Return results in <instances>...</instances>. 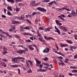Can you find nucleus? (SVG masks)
<instances>
[{"instance_id":"obj_37","label":"nucleus","mask_w":77,"mask_h":77,"mask_svg":"<svg viewBox=\"0 0 77 77\" xmlns=\"http://www.w3.org/2000/svg\"><path fill=\"white\" fill-rule=\"evenodd\" d=\"M20 11V9L19 8H16V12H19V11Z\"/></svg>"},{"instance_id":"obj_40","label":"nucleus","mask_w":77,"mask_h":77,"mask_svg":"<svg viewBox=\"0 0 77 77\" xmlns=\"http://www.w3.org/2000/svg\"><path fill=\"white\" fill-rule=\"evenodd\" d=\"M42 8L41 7H39L37 8V10H38V11H41V10Z\"/></svg>"},{"instance_id":"obj_31","label":"nucleus","mask_w":77,"mask_h":77,"mask_svg":"<svg viewBox=\"0 0 77 77\" xmlns=\"http://www.w3.org/2000/svg\"><path fill=\"white\" fill-rule=\"evenodd\" d=\"M50 39H51L52 40H53V41H54L55 40V39L53 38V37H49L48 38V40H50Z\"/></svg>"},{"instance_id":"obj_12","label":"nucleus","mask_w":77,"mask_h":77,"mask_svg":"<svg viewBox=\"0 0 77 77\" xmlns=\"http://www.w3.org/2000/svg\"><path fill=\"white\" fill-rule=\"evenodd\" d=\"M12 23H13V24H20V23H21L20 22L18 21H14V20H12Z\"/></svg>"},{"instance_id":"obj_4","label":"nucleus","mask_w":77,"mask_h":77,"mask_svg":"<svg viewBox=\"0 0 77 77\" xmlns=\"http://www.w3.org/2000/svg\"><path fill=\"white\" fill-rule=\"evenodd\" d=\"M32 47H35V48H36V49H37V46H36L35 45L33 44L31 45H29V48L31 50H34V48H32Z\"/></svg>"},{"instance_id":"obj_45","label":"nucleus","mask_w":77,"mask_h":77,"mask_svg":"<svg viewBox=\"0 0 77 77\" xmlns=\"http://www.w3.org/2000/svg\"><path fill=\"white\" fill-rule=\"evenodd\" d=\"M72 72H77V70H72Z\"/></svg>"},{"instance_id":"obj_14","label":"nucleus","mask_w":77,"mask_h":77,"mask_svg":"<svg viewBox=\"0 0 77 77\" xmlns=\"http://www.w3.org/2000/svg\"><path fill=\"white\" fill-rule=\"evenodd\" d=\"M35 3H36V1H32L30 2V5L32 6Z\"/></svg>"},{"instance_id":"obj_38","label":"nucleus","mask_w":77,"mask_h":77,"mask_svg":"<svg viewBox=\"0 0 77 77\" xmlns=\"http://www.w3.org/2000/svg\"><path fill=\"white\" fill-rule=\"evenodd\" d=\"M43 60L45 61H47V60H48V58L45 57V58L43 59Z\"/></svg>"},{"instance_id":"obj_24","label":"nucleus","mask_w":77,"mask_h":77,"mask_svg":"<svg viewBox=\"0 0 77 77\" xmlns=\"http://www.w3.org/2000/svg\"><path fill=\"white\" fill-rule=\"evenodd\" d=\"M66 42H67L68 43H69V44H72L73 43L70 40H66Z\"/></svg>"},{"instance_id":"obj_50","label":"nucleus","mask_w":77,"mask_h":77,"mask_svg":"<svg viewBox=\"0 0 77 77\" xmlns=\"http://www.w3.org/2000/svg\"><path fill=\"white\" fill-rule=\"evenodd\" d=\"M23 0H16V2L18 3V2H21Z\"/></svg>"},{"instance_id":"obj_21","label":"nucleus","mask_w":77,"mask_h":77,"mask_svg":"<svg viewBox=\"0 0 77 77\" xmlns=\"http://www.w3.org/2000/svg\"><path fill=\"white\" fill-rule=\"evenodd\" d=\"M61 47H66V46H68V45L66 44H62L61 45Z\"/></svg>"},{"instance_id":"obj_26","label":"nucleus","mask_w":77,"mask_h":77,"mask_svg":"<svg viewBox=\"0 0 77 77\" xmlns=\"http://www.w3.org/2000/svg\"><path fill=\"white\" fill-rule=\"evenodd\" d=\"M39 71H40V72H45L46 70L45 69H42L41 68H40L39 69Z\"/></svg>"},{"instance_id":"obj_57","label":"nucleus","mask_w":77,"mask_h":77,"mask_svg":"<svg viewBox=\"0 0 77 77\" xmlns=\"http://www.w3.org/2000/svg\"><path fill=\"white\" fill-rule=\"evenodd\" d=\"M60 16H61V17H62L63 18H65V16L64 14H62Z\"/></svg>"},{"instance_id":"obj_9","label":"nucleus","mask_w":77,"mask_h":77,"mask_svg":"<svg viewBox=\"0 0 77 77\" xmlns=\"http://www.w3.org/2000/svg\"><path fill=\"white\" fill-rule=\"evenodd\" d=\"M59 27L60 29H62V30H63V31H64L65 32H66V31H67V29H66V28H65V26L63 27V26H60Z\"/></svg>"},{"instance_id":"obj_64","label":"nucleus","mask_w":77,"mask_h":77,"mask_svg":"<svg viewBox=\"0 0 77 77\" xmlns=\"http://www.w3.org/2000/svg\"><path fill=\"white\" fill-rule=\"evenodd\" d=\"M38 36H37V37L38 36V37H41V34H38Z\"/></svg>"},{"instance_id":"obj_8","label":"nucleus","mask_w":77,"mask_h":77,"mask_svg":"<svg viewBox=\"0 0 77 77\" xmlns=\"http://www.w3.org/2000/svg\"><path fill=\"white\" fill-rule=\"evenodd\" d=\"M10 32H12V31H14V30H15V25L11 26V29H9Z\"/></svg>"},{"instance_id":"obj_1","label":"nucleus","mask_w":77,"mask_h":77,"mask_svg":"<svg viewBox=\"0 0 77 77\" xmlns=\"http://www.w3.org/2000/svg\"><path fill=\"white\" fill-rule=\"evenodd\" d=\"M29 63L31 66H32L33 65V63H32L30 60H28V61H26V66L27 68H29Z\"/></svg>"},{"instance_id":"obj_30","label":"nucleus","mask_w":77,"mask_h":77,"mask_svg":"<svg viewBox=\"0 0 77 77\" xmlns=\"http://www.w3.org/2000/svg\"><path fill=\"white\" fill-rule=\"evenodd\" d=\"M24 29L26 30H29V29H30L29 26H26V27H24Z\"/></svg>"},{"instance_id":"obj_62","label":"nucleus","mask_w":77,"mask_h":77,"mask_svg":"<svg viewBox=\"0 0 77 77\" xmlns=\"http://www.w3.org/2000/svg\"><path fill=\"white\" fill-rule=\"evenodd\" d=\"M43 65H46L47 66H48V65L47 64H45V63H43Z\"/></svg>"},{"instance_id":"obj_5","label":"nucleus","mask_w":77,"mask_h":77,"mask_svg":"<svg viewBox=\"0 0 77 77\" xmlns=\"http://www.w3.org/2000/svg\"><path fill=\"white\" fill-rule=\"evenodd\" d=\"M0 32L1 33H2V34H5L7 36H9V37H10V38H12V36L11 35H10L8 33L6 32H4L2 30V29H1L0 30Z\"/></svg>"},{"instance_id":"obj_20","label":"nucleus","mask_w":77,"mask_h":77,"mask_svg":"<svg viewBox=\"0 0 77 77\" xmlns=\"http://www.w3.org/2000/svg\"><path fill=\"white\" fill-rule=\"evenodd\" d=\"M12 7L11 6H8L7 7V9H8V10L11 11H12Z\"/></svg>"},{"instance_id":"obj_63","label":"nucleus","mask_w":77,"mask_h":77,"mask_svg":"<svg viewBox=\"0 0 77 77\" xmlns=\"http://www.w3.org/2000/svg\"><path fill=\"white\" fill-rule=\"evenodd\" d=\"M48 28H46L45 29V32H47V31H48Z\"/></svg>"},{"instance_id":"obj_32","label":"nucleus","mask_w":77,"mask_h":77,"mask_svg":"<svg viewBox=\"0 0 77 77\" xmlns=\"http://www.w3.org/2000/svg\"><path fill=\"white\" fill-rule=\"evenodd\" d=\"M3 50L4 51H8V49L6 48L5 47H4L3 48Z\"/></svg>"},{"instance_id":"obj_54","label":"nucleus","mask_w":77,"mask_h":77,"mask_svg":"<svg viewBox=\"0 0 77 77\" xmlns=\"http://www.w3.org/2000/svg\"><path fill=\"white\" fill-rule=\"evenodd\" d=\"M68 74L69 75H70V76H71V75H74V74H73L71 73H68Z\"/></svg>"},{"instance_id":"obj_2","label":"nucleus","mask_w":77,"mask_h":77,"mask_svg":"<svg viewBox=\"0 0 77 77\" xmlns=\"http://www.w3.org/2000/svg\"><path fill=\"white\" fill-rule=\"evenodd\" d=\"M18 59H22L23 60H24V58L23 57H15L12 58L13 60L15 63H17V62H18Z\"/></svg>"},{"instance_id":"obj_23","label":"nucleus","mask_w":77,"mask_h":77,"mask_svg":"<svg viewBox=\"0 0 77 77\" xmlns=\"http://www.w3.org/2000/svg\"><path fill=\"white\" fill-rule=\"evenodd\" d=\"M8 2H10L12 3H14L15 1L14 0H7Z\"/></svg>"},{"instance_id":"obj_15","label":"nucleus","mask_w":77,"mask_h":77,"mask_svg":"<svg viewBox=\"0 0 77 77\" xmlns=\"http://www.w3.org/2000/svg\"><path fill=\"white\" fill-rule=\"evenodd\" d=\"M48 68L49 70H51V68H53V67L52 66V65L49 64L48 65Z\"/></svg>"},{"instance_id":"obj_44","label":"nucleus","mask_w":77,"mask_h":77,"mask_svg":"<svg viewBox=\"0 0 77 77\" xmlns=\"http://www.w3.org/2000/svg\"><path fill=\"white\" fill-rule=\"evenodd\" d=\"M26 42H32V41H30V40H26Z\"/></svg>"},{"instance_id":"obj_35","label":"nucleus","mask_w":77,"mask_h":77,"mask_svg":"<svg viewBox=\"0 0 77 77\" xmlns=\"http://www.w3.org/2000/svg\"><path fill=\"white\" fill-rule=\"evenodd\" d=\"M53 51L55 52V53H57V50L55 48L53 49Z\"/></svg>"},{"instance_id":"obj_17","label":"nucleus","mask_w":77,"mask_h":77,"mask_svg":"<svg viewBox=\"0 0 77 77\" xmlns=\"http://www.w3.org/2000/svg\"><path fill=\"white\" fill-rule=\"evenodd\" d=\"M10 66L13 68H16L17 67H18V65H11Z\"/></svg>"},{"instance_id":"obj_42","label":"nucleus","mask_w":77,"mask_h":77,"mask_svg":"<svg viewBox=\"0 0 77 77\" xmlns=\"http://www.w3.org/2000/svg\"><path fill=\"white\" fill-rule=\"evenodd\" d=\"M42 2H46V3H48V0H42Z\"/></svg>"},{"instance_id":"obj_13","label":"nucleus","mask_w":77,"mask_h":77,"mask_svg":"<svg viewBox=\"0 0 77 77\" xmlns=\"http://www.w3.org/2000/svg\"><path fill=\"white\" fill-rule=\"evenodd\" d=\"M36 66H39V65L41 64V62L37 60H36Z\"/></svg>"},{"instance_id":"obj_41","label":"nucleus","mask_w":77,"mask_h":77,"mask_svg":"<svg viewBox=\"0 0 77 77\" xmlns=\"http://www.w3.org/2000/svg\"><path fill=\"white\" fill-rule=\"evenodd\" d=\"M38 29H39V30H44V28L43 27H39Z\"/></svg>"},{"instance_id":"obj_25","label":"nucleus","mask_w":77,"mask_h":77,"mask_svg":"<svg viewBox=\"0 0 77 77\" xmlns=\"http://www.w3.org/2000/svg\"><path fill=\"white\" fill-rule=\"evenodd\" d=\"M59 18H60V19L63 20V21H65V19H64V18L61 17V16H58L57 18H59Z\"/></svg>"},{"instance_id":"obj_22","label":"nucleus","mask_w":77,"mask_h":77,"mask_svg":"<svg viewBox=\"0 0 77 77\" xmlns=\"http://www.w3.org/2000/svg\"><path fill=\"white\" fill-rule=\"evenodd\" d=\"M69 60L67 58H66L65 59V60L64 61V62H65V63H69Z\"/></svg>"},{"instance_id":"obj_51","label":"nucleus","mask_w":77,"mask_h":77,"mask_svg":"<svg viewBox=\"0 0 77 77\" xmlns=\"http://www.w3.org/2000/svg\"><path fill=\"white\" fill-rule=\"evenodd\" d=\"M18 71V74H21L20 72V69H17Z\"/></svg>"},{"instance_id":"obj_48","label":"nucleus","mask_w":77,"mask_h":77,"mask_svg":"<svg viewBox=\"0 0 77 77\" xmlns=\"http://www.w3.org/2000/svg\"><path fill=\"white\" fill-rule=\"evenodd\" d=\"M18 47H22V48H25L24 47H23V45H18Z\"/></svg>"},{"instance_id":"obj_6","label":"nucleus","mask_w":77,"mask_h":77,"mask_svg":"<svg viewBox=\"0 0 77 77\" xmlns=\"http://www.w3.org/2000/svg\"><path fill=\"white\" fill-rule=\"evenodd\" d=\"M77 47L75 46H70V50L73 52V49H76Z\"/></svg>"},{"instance_id":"obj_33","label":"nucleus","mask_w":77,"mask_h":77,"mask_svg":"<svg viewBox=\"0 0 77 77\" xmlns=\"http://www.w3.org/2000/svg\"><path fill=\"white\" fill-rule=\"evenodd\" d=\"M24 5V4H23V3H19V6H23Z\"/></svg>"},{"instance_id":"obj_27","label":"nucleus","mask_w":77,"mask_h":77,"mask_svg":"<svg viewBox=\"0 0 77 77\" xmlns=\"http://www.w3.org/2000/svg\"><path fill=\"white\" fill-rule=\"evenodd\" d=\"M54 32H57L58 34H60V30L58 29L57 30H55Z\"/></svg>"},{"instance_id":"obj_29","label":"nucleus","mask_w":77,"mask_h":77,"mask_svg":"<svg viewBox=\"0 0 77 77\" xmlns=\"http://www.w3.org/2000/svg\"><path fill=\"white\" fill-rule=\"evenodd\" d=\"M41 11H42V12H45V11H46V10L44 8H42Z\"/></svg>"},{"instance_id":"obj_49","label":"nucleus","mask_w":77,"mask_h":77,"mask_svg":"<svg viewBox=\"0 0 77 77\" xmlns=\"http://www.w3.org/2000/svg\"><path fill=\"white\" fill-rule=\"evenodd\" d=\"M63 8L64 10H66L67 9V6H65Z\"/></svg>"},{"instance_id":"obj_34","label":"nucleus","mask_w":77,"mask_h":77,"mask_svg":"<svg viewBox=\"0 0 77 77\" xmlns=\"http://www.w3.org/2000/svg\"><path fill=\"white\" fill-rule=\"evenodd\" d=\"M24 27H23L22 26H21L20 27V31H21V32L24 31Z\"/></svg>"},{"instance_id":"obj_61","label":"nucleus","mask_w":77,"mask_h":77,"mask_svg":"<svg viewBox=\"0 0 77 77\" xmlns=\"http://www.w3.org/2000/svg\"><path fill=\"white\" fill-rule=\"evenodd\" d=\"M58 25L60 26H61V25H62V23L59 22L58 24Z\"/></svg>"},{"instance_id":"obj_28","label":"nucleus","mask_w":77,"mask_h":77,"mask_svg":"<svg viewBox=\"0 0 77 77\" xmlns=\"http://www.w3.org/2000/svg\"><path fill=\"white\" fill-rule=\"evenodd\" d=\"M23 35H29V36H32V35L29 34V33H23Z\"/></svg>"},{"instance_id":"obj_10","label":"nucleus","mask_w":77,"mask_h":77,"mask_svg":"<svg viewBox=\"0 0 77 77\" xmlns=\"http://www.w3.org/2000/svg\"><path fill=\"white\" fill-rule=\"evenodd\" d=\"M57 1V0H54V1H52V2L49 3H48L49 4V5H48V6H51V5H53V3H56V1Z\"/></svg>"},{"instance_id":"obj_53","label":"nucleus","mask_w":77,"mask_h":77,"mask_svg":"<svg viewBox=\"0 0 77 77\" xmlns=\"http://www.w3.org/2000/svg\"><path fill=\"white\" fill-rule=\"evenodd\" d=\"M55 22H56V23L57 25H58V24H59V22L58 20H55Z\"/></svg>"},{"instance_id":"obj_60","label":"nucleus","mask_w":77,"mask_h":77,"mask_svg":"<svg viewBox=\"0 0 77 77\" xmlns=\"http://www.w3.org/2000/svg\"><path fill=\"white\" fill-rule=\"evenodd\" d=\"M36 14V12H33L32 14V15H35V14Z\"/></svg>"},{"instance_id":"obj_52","label":"nucleus","mask_w":77,"mask_h":77,"mask_svg":"<svg viewBox=\"0 0 77 77\" xmlns=\"http://www.w3.org/2000/svg\"><path fill=\"white\" fill-rule=\"evenodd\" d=\"M44 38H45V39H46V40H48V38L47 37V36H44Z\"/></svg>"},{"instance_id":"obj_46","label":"nucleus","mask_w":77,"mask_h":77,"mask_svg":"<svg viewBox=\"0 0 77 77\" xmlns=\"http://www.w3.org/2000/svg\"><path fill=\"white\" fill-rule=\"evenodd\" d=\"M7 53V51H4L2 52L3 54H6Z\"/></svg>"},{"instance_id":"obj_59","label":"nucleus","mask_w":77,"mask_h":77,"mask_svg":"<svg viewBox=\"0 0 77 77\" xmlns=\"http://www.w3.org/2000/svg\"><path fill=\"white\" fill-rule=\"evenodd\" d=\"M2 18H6V16L3 15H2Z\"/></svg>"},{"instance_id":"obj_3","label":"nucleus","mask_w":77,"mask_h":77,"mask_svg":"<svg viewBox=\"0 0 77 77\" xmlns=\"http://www.w3.org/2000/svg\"><path fill=\"white\" fill-rule=\"evenodd\" d=\"M76 16H77V15L75 13V12L74 11H72V12L70 15H69L68 16V17H74Z\"/></svg>"},{"instance_id":"obj_16","label":"nucleus","mask_w":77,"mask_h":77,"mask_svg":"<svg viewBox=\"0 0 77 77\" xmlns=\"http://www.w3.org/2000/svg\"><path fill=\"white\" fill-rule=\"evenodd\" d=\"M1 63L4 67H6L7 66L6 63L3 62V61L1 62Z\"/></svg>"},{"instance_id":"obj_18","label":"nucleus","mask_w":77,"mask_h":77,"mask_svg":"<svg viewBox=\"0 0 77 77\" xmlns=\"http://www.w3.org/2000/svg\"><path fill=\"white\" fill-rule=\"evenodd\" d=\"M48 51V48H46L43 51V52L44 53H47Z\"/></svg>"},{"instance_id":"obj_39","label":"nucleus","mask_w":77,"mask_h":77,"mask_svg":"<svg viewBox=\"0 0 77 77\" xmlns=\"http://www.w3.org/2000/svg\"><path fill=\"white\" fill-rule=\"evenodd\" d=\"M7 14L8 15H10V16L12 15V14H11V12H10L9 11H8Z\"/></svg>"},{"instance_id":"obj_19","label":"nucleus","mask_w":77,"mask_h":77,"mask_svg":"<svg viewBox=\"0 0 77 77\" xmlns=\"http://www.w3.org/2000/svg\"><path fill=\"white\" fill-rule=\"evenodd\" d=\"M38 39L42 42H45V41L43 39V38H42V37L38 38Z\"/></svg>"},{"instance_id":"obj_56","label":"nucleus","mask_w":77,"mask_h":77,"mask_svg":"<svg viewBox=\"0 0 77 77\" xmlns=\"http://www.w3.org/2000/svg\"><path fill=\"white\" fill-rule=\"evenodd\" d=\"M55 10H56L57 11H60V8H55Z\"/></svg>"},{"instance_id":"obj_58","label":"nucleus","mask_w":77,"mask_h":77,"mask_svg":"<svg viewBox=\"0 0 77 77\" xmlns=\"http://www.w3.org/2000/svg\"><path fill=\"white\" fill-rule=\"evenodd\" d=\"M74 59H76V58H77V54H75L74 56Z\"/></svg>"},{"instance_id":"obj_11","label":"nucleus","mask_w":77,"mask_h":77,"mask_svg":"<svg viewBox=\"0 0 77 77\" xmlns=\"http://www.w3.org/2000/svg\"><path fill=\"white\" fill-rule=\"evenodd\" d=\"M24 15L23 14H22L20 17H18V19H19V20H22L24 19Z\"/></svg>"},{"instance_id":"obj_43","label":"nucleus","mask_w":77,"mask_h":77,"mask_svg":"<svg viewBox=\"0 0 77 77\" xmlns=\"http://www.w3.org/2000/svg\"><path fill=\"white\" fill-rule=\"evenodd\" d=\"M63 10H64V9H63V8H60V12H62V11H63Z\"/></svg>"},{"instance_id":"obj_47","label":"nucleus","mask_w":77,"mask_h":77,"mask_svg":"<svg viewBox=\"0 0 77 77\" xmlns=\"http://www.w3.org/2000/svg\"><path fill=\"white\" fill-rule=\"evenodd\" d=\"M28 73H30L31 72H32V70L30 69H29L28 71Z\"/></svg>"},{"instance_id":"obj_7","label":"nucleus","mask_w":77,"mask_h":77,"mask_svg":"<svg viewBox=\"0 0 77 77\" xmlns=\"http://www.w3.org/2000/svg\"><path fill=\"white\" fill-rule=\"evenodd\" d=\"M24 51H25L24 50L19 49L18 51H17V53H18L19 54H22V53H23Z\"/></svg>"},{"instance_id":"obj_55","label":"nucleus","mask_w":77,"mask_h":77,"mask_svg":"<svg viewBox=\"0 0 77 77\" xmlns=\"http://www.w3.org/2000/svg\"><path fill=\"white\" fill-rule=\"evenodd\" d=\"M0 36H1L2 38H4L5 37L2 34H0Z\"/></svg>"},{"instance_id":"obj_36","label":"nucleus","mask_w":77,"mask_h":77,"mask_svg":"<svg viewBox=\"0 0 77 77\" xmlns=\"http://www.w3.org/2000/svg\"><path fill=\"white\" fill-rule=\"evenodd\" d=\"M26 21H27V22H28V23H29V24H32L31 22L30 21L29 19H26Z\"/></svg>"}]
</instances>
